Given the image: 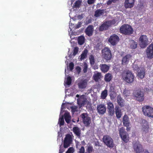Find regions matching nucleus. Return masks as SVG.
Here are the masks:
<instances>
[{
	"instance_id": "obj_1",
	"label": "nucleus",
	"mask_w": 153,
	"mask_h": 153,
	"mask_svg": "<svg viewBox=\"0 0 153 153\" xmlns=\"http://www.w3.org/2000/svg\"><path fill=\"white\" fill-rule=\"evenodd\" d=\"M72 142L73 139L71 135L69 134H67L63 142L64 147L62 146V145H60L59 153H63L65 151L64 148H68L72 144Z\"/></svg>"
},
{
	"instance_id": "obj_2",
	"label": "nucleus",
	"mask_w": 153,
	"mask_h": 153,
	"mask_svg": "<svg viewBox=\"0 0 153 153\" xmlns=\"http://www.w3.org/2000/svg\"><path fill=\"white\" fill-rule=\"evenodd\" d=\"M102 56V59L107 62H109L112 57L111 51L110 48L106 47L101 51Z\"/></svg>"
},
{
	"instance_id": "obj_3",
	"label": "nucleus",
	"mask_w": 153,
	"mask_h": 153,
	"mask_svg": "<svg viewBox=\"0 0 153 153\" xmlns=\"http://www.w3.org/2000/svg\"><path fill=\"white\" fill-rule=\"evenodd\" d=\"M122 78L125 82L129 84L132 83L134 80V74L129 70L123 74Z\"/></svg>"
},
{
	"instance_id": "obj_4",
	"label": "nucleus",
	"mask_w": 153,
	"mask_h": 153,
	"mask_svg": "<svg viewBox=\"0 0 153 153\" xmlns=\"http://www.w3.org/2000/svg\"><path fill=\"white\" fill-rule=\"evenodd\" d=\"M120 32L126 35H130L132 34L134 30L131 26L128 24H124L120 29Z\"/></svg>"
},
{
	"instance_id": "obj_5",
	"label": "nucleus",
	"mask_w": 153,
	"mask_h": 153,
	"mask_svg": "<svg viewBox=\"0 0 153 153\" xmlns=\"http://www.w3.org/2000/svg\"><path fill=\"white\" fill-rule=\"evenodd\" d=\"M142 111L146 117L153 118V108L149 105H144L142 107Z\"/></svg>"
},
{
	"instance_id": "obj_6",
	"label": "nucleus",
	"mask_w": 153,
	"mask_h": 153,
	"mask_svg": "<svg viewBox=\"0 0 153 153\" xmlns=\"http://www.w3.org/2000/svg\"><path fill=\"white\" fill-rule=\"evenodd\" d=\"M133 95L135 100L139 102H143L144 100V93L141 90H134L133 93Z\"/></svg>"
},
{
	"instance_id": "obj_7",
	"label": "nucleus",
	"mask_w": 153,
	"mask_h": 153,
	"mask_svg": "<svg viewBox=\"0 0 153 153\" xmlns=\"http://www.w3.org/2000/svg\"><path fill=\"white\" fill-rule=\"evenodd\" d=\"M103 141L108 147L112 148L114 146V141L112 138L109 135H106L103 136Z\"/></svg>"
},
{
	"instance_id": "obj_8",
	"label": "nucleus",
	"mask_w": 153,
	"mask_h": 153,
	"mask_svg": "<svg viewBox=\"0 0 153 153\" xmlns=\"http://www.w3.org/2000/svg\"><path fill=\"white\" fill-rule=\"evenodd\" d=\"M120 136L122 140L125 143H128L129 140L128 134L126 131L125 128H121L119 130Z\"/></svg>"
},
{
	"instance_id": "obj_9",
	"label": "nucleus",
	"mask_w": 153,
	"mask_h": 153,
	"mask_svg": "<svg viewBox=\"0 0 153 153\" xmlns=\"http://www.w3.org/2000/svg\"><path fill=\"white\" fill-rule=\"evenodd\" d=\"M83 124L86 127H88L91 123V119L86 113H83L80 115Z\"/></svg>"
},
{
	"instance_id": "obj_10",
	"label": "nucleus",
	"mask_w": 153,
	"mask_h": 153,
	"mask_svg": "<svg viewBox=\"0 0 153 153\" xmlns=\"http://www.w3.org/2000/svg\"><path fill=\"white\" fill-rule=\"evenodd\" d=\"M139 41L140 46L142 48H145L149 44L148 39L146 35H141L139 39Z\"/></svg>"
},
{
	"instance_id": "obj_11",
	"label": "nucleus",
	"mask_w": 153,
	"mask_h": 153,
	"mask_svg": "<svg viewBox=\"0 0 153 153\" xmlns=\"http://www.w3.org/2000/svg\"><path fill=\"white\" fill-rule=\"evenodd\" d=\"M119 37L116 34H113L110 36L108 39V41L113 46L115 45L119 42Z\"/></svg>"
},
{
	"instance_id": "obj_12",
	"label": "nucleus",
	"mask_w": 153,
	"mask_h": 153,
	"mask_svg": "<svg viewBox=\"0 0 153 153\" xmlns=\"http://www.w3.org/2000/svg\"><path fill=\"white\" fill-rule=\"evenodd\" d=\"M111 25L112 22L111 21H105L99 27V31H102L106 30L111 26Z\"/></svg>"
},
{
	"instance_id": "obj_13",
	"label": "nucleus",
	"mask_w": 153,
	"mask_h": 153,
	"mask_svg": "<svg viewBox=\"0 0 153 153\" xmlns=\"http://www.w3.org/2000/svg\"><path fill=\"white\" fill-rule=\"evenodd\" d=\"M134 151L136 153H143L144 149L141 144L136 142L133 146Z\"/></svg>"
},
{
	"instance_id": "obj_14",
	"label": "nucleus",
	"mask_w": 153,
	"mask_h": 153,
	"mask_svg": "<svg viewBox=\"0 0 153 153\" xmlns=\"http://www.w3.org/2000/svg\"><path fill=\"white\" fill-rule=\"evenodd\" d=\"M123 122L124 126L126 127V130L127 131H129L131 129L130 127V123L129 118L126 114H125L123 117Z\"/></svg>"
},
{
	"instance_id": "obj_15",
	"label": "nucleus",
	"mask_w": 153,
	"mask_h": 153,
	"mask_svg": "<svg viewBox=\"0 0 153 153\" xmlns=\"http://www.w3.org/2000/svg\"><path fill=\"white\" fill-rule=\"evenodd\" d=\"M146 55L148 58L151 59L153 58V43L147 47Z\"/></svg>"
},
{
	"instance_id": "obj_16",
	"label": "nucleus",
	"mask_w": 153,
	"mask_h": 153,
	"mask_svg": "<svg viewBox=\"0 0 153 153\" xmlns=\"http://www.w3.org/2000/svg\"><path fill=\"white\" fill-rule=\"evenodd\" d=\"M97 112L100 114H103L106 111V108L105 105L100 104L97 105Z\"/></svg>"
},
{
	"instance_id": "obj_17",
	"label": "nucleus",
	"mask_w": 153,
	"mask_h": 153,
	"mask_svg": "<svg viewBox=\"0 0 153 153\" xmlns=\"http://www.w3.org/2000/svg\"><path fill=\"white\" fill-rule=\"evenodd\" d=\"M135 0H125L124 5L126 9L131 8L133 7L134 4Z\"/></svg>"
},
{
	"instance_id": "obj_18",
	"label": "nucleus",
	"mask_w": 153,
	"mask_h": 153,
	"mask_svg": "<svg viewBox=\"0 0 153 153\" xmlns=\"http://www.w3.org/2000/svg\"><path fill=\"white\" fill-rule=\"evenodd\" d=\"M131 57L132 56L130 54H127L123 56L122 59V64L123 65L128 64Z\"/></svg>"
},
{
	"instance_id": "obj_19",
	"label": "nucleus",
	"mask_w": 153,
	"mask_h": 153,
	"mask_svg": "<svg viewBox=\"0 0 153 153\" xmlns=\"http://www.w3.org/2000/svg\"><path fill=\"white\" fill-rule=\"evenodd\" d=\"M94 31V27L93 25H89L85 29V34L89 36H91L93 35Z\"/></svg>"
},
{
	"instance_id": "obj_20",
	"label": "nucleus",
	"mask_w": 153,
	"mask_h": 153,
	"mask_svg": "<svg viewBox=\"0 0 153 153\" xmlns=\"http://www.w3.org/2000/svg\"><path fill=\"white\" fill-rule=\"evenodd\" d=\"M77 85L80 89H84L87 85V81L85 79H82L78 83Z\"/></svg>"
},
{
	"instance_id": "obj_21",
	"label": "nucleus",
	"mask_w": 153,
	"mask_h": 153,
	"mask_svg": "<svg viewBox=\"0 0 153 153\" xmlns=\"http://www.w3.org/2000/svg\"><path fill=\"white\" fill-rule=\"evenodd\" d=\"M115 109L116 117L118 119H119L121 117L122 115L121 110L119 107L117 105L115 107Z\"/></svg>"
},
{
	"instance_id": "obj_22",
	"label": "nucleus",
	"mask_w": 153,
	"mask_h": 153,
	"mask_svg": "<svg viewBox=\"0 0 153 153\" xmlns=\"http://www.w3.org/2000/svg\"><path fill=\"white\" fill-rule=\"evenodd\" d=\"M100 67L101 71L104 73L108 72L110 68V66L105 64H100Z\"/></svg>"
},
{
	"instance_id": "obj_23",
	"label": "nucleus",
	"mask_w": 153,
	"mask_h": 153,
	"mask_svg": "<svg viewBox=\"0 0 153 153\" xmlns=\"http://www.w3.org/2000/svg\"><path fill=\"white\" fill-rule=\"evenodd\" d=\"M105 10L98 9L96 10L94 13V16L96 17H99L102 15L104 13Z\"/></svg>"
},
{
	"instance_id": "obj_24",
	"label": "nucleus",
	"mask_w": 153,
	"mask_h": 153,
	"mask_svg": "<svg viewBox=\"0 0 153 153\" xmlns=\"http://www.w3.org/2000/svg\"><path fill=\"white\" fill-rule=\"evenodd\" d=\"M87 101L86 99L80 97L77 100V104L81 107L85 105Z\"/></svg>"
},
{
	"instance_id": "obj_25",
	"label": "nucleus",
	"mask_w": 153,
	"mask_h": 153,
	"mask_svg": "<svg viewBox=\"0 0 153 153\" xmlns=\"http://www.w3.org/2000/svg\"><path fill=\"white\" fill-rule=\"evenodd\" d=\"M73 131L78 137H80L81 135V130L77 126H75L73 128Z\"/></svg>"
},
{
	"instance_id": "obj_26",
	"label": "nucleus",
	"mask_w": 153,
	"mask_h": 153,
	"mask_svg": "<svg viewBox=\"0 0 153 153\" xmlns=\"http://www.w3.org/2000/svg\"><path fill=\"white\" fill-rule=\"evenodd\" d=\"M101 73L100 72H97L94 74L93 77L94 80L95 82H97L101 79Z\"/></svg>"
},
{
	"instance_id": "obj_27",
	"label": "nucleus",
	"mask_w": 153,
	"mask_h": 153,
	"mask_svg": "<svg viewBox=\"0 0 153 153\" xmlns=\"http://www.w3.org/2000/svg\"><path fill=\"white\" fill-rule=\"evenodd\" d=\"M124 100L120 95H118L117 97V102L121 107L124 106Z\"/></svg>"
},
{
	"instance_id": "obj_28",
	"label": "nucleus",
	"mask_w": 153,
	"mask_h": 153,
	"mask_svg": "<svg viewBox=\"0 0 153 153\" xmlns=\"http://www.w3.org/2000/svg\"><path fill=\"white\" fill-rule=\"evenodd\" d=\"M113 78V76L111 74L108 73L105 75L104 80L107 82H110Z\"/></svg>"
},
{
	"instance_id": "obj_29",
	"label": "nucleus",
	"mask_w": 153,
	"mask_h": 153,
	"mask_svg": "<svg viewBox=\"0 0 153 153\" xmlns=\"http://www.w3.org/2000/svg\"><path fill=\"white\" fill-rule=\"evenodd\" d=\"M143 130L146 132H147L148 131V129L149 128V126L147 122L145 120L142 125Z\"/></svg>"
},
{
	"instance_id": "obj_30",
	"label": "nucleus",
	"mask_w": 153,
	"mask_h": 153,
	"mask_svg": "<svg viewBox=\"0 0 153 153\" xmlns=\"http://www.w3.org/2000/svg\"><path fill=\"white\" fill-rule=\"evenodd\" d=\"M88 53V50L87 49H85L80 55V59L81 61L87 57Z\"/></svg>"
},
{
	"instance_id": "obj_31",
	"label": "nucleus",
	"mask_w": 153,
	"mask_h": 153,
	"mask_svg": "<svg viewBox=\"0 0 153 153\" xmlns=\"http://www.w3.org/2000/svg\"><path fill=\"white\" fill-rule=\"evenodd\" d=\"M64 118L66 122L69 123L71 121V116L69 113L66 112L64 114Z\"/></svg>"
},
{
	"instance_id": "obj_32",
	"label": "nucleus",
	"mask_w": 153,
	"mask_h": 153,
	"mask_svg": "<svg viewBox=\"0 0 153 153\" xmlns=\"http://www.w3.org/2000/svg\"><path fill=\"white\" fill-rule=\"evenodd\" d=\"M85 37L83 36H80L78 39V43L80 45H82L85 42Z\"/></svg>"
},
{
	"instance_id": "obj_33",
	"label": "nucleus",
	"mask_w": 153,
	"mask_h": 153,
	"mask_svg": "<svg viewBox=\"0 0 153 153\" xmlns=\"http://www.w3.org/2000/svg\"><path fill=\"white\" fill-rule=\"evenodd\" d=\"M137 45V43L134 40H131V41L130 47L131 49H135L136 48Z\"/></svg>"
},
{
	"instance_id": "obj_34",
	"label": "nucleus",
	"mask_w": 153,
	"mask_h": 153,
	"mask_svg": "<svg viewBox=\"0 0 153 153\" xmlns=\"http://www.w3.org/2000/svg\"><path fill=\"white\" fill-rule=\"evenodd\" d=\"M108 95L107 91L106 89H105L103 91L101 94V97L102 99H105Z\"/></svg>"
},
{
	"instance_id": "obj_35",
	"label": "nucleus",
	"mask_w": 153,
	"mask_h": 153,
	"mask_svg": "<svg viewBox=\"0 0 153 153\" xmlns=\"http://www.w3.org/2000/svg\"><path fill=\"white\" fill-rule=\"evenodd\" d=\"M145 74L144 71L143 70H140L137 72V76L140 78L143 79L144 77Z\"/></svg>"
},
{
	"instance_id": "obj_36",
	"label": "nucleus",
	"mask_w": 153,
	"mask_h": 153,
	"mask_svg": "<svg viewBox=\"0 0 153 153\" xmlns=\"http://www.w3.org/2000/svg\"><path fill=\"white\" fill-rule=\"evenodd\" d=\"M90 63L91 66H93L95 63V58L94 56L91 55L89 57Z\"/></svg>"
},
{
	"instance_id": "obj_37",
	"label": "nucleus",
	"mask_w": 153,
	"mask_h": 153,
	"mask_svg": "<svg viewBox=\"0 0 153 153\" xmlns=\"http://www.w3.org/2000/svg\"><path fill=\"white\" fill-rule=\"evenodd\" d=\"M81 2L79 0H77L74 3L73 5L74 8H79L81 4Z\"/></svg>"
},
{
	"instance_id": "obj_38",
	"label": "nucleus",
	"mask_w": 153,
	"mask_h": 153,
	"mask_svg": "<svg viewBox=\"0 0 153 153\" xmlns=\"http://www.w3.org/2000/svg\"><path fill=\"white\" fill-rule=\"evenodd\" d=\"M108 111L109 115L112 116L114 115L115 112L114 108H113L112 109L108 110Z\"/></svg>"
},
{
	"instance_id": "obj_39",
	"label": "nucleus",
	"mask_w": 153,
	"mask_h": 153,
	"mask_svg": "<svg viewBox=\"0 0 153 153\" xmlns=\"http://www.w3.org/2000/svg\"><path fill=\"white\" fill-rule=\"evenodd\" d=\"M86 151L88 153H91L94 151L93 147L91 146H89L86 149Z\"/></svg>"
},
{
	"instance_id": "obj_40",
	"label": "nucleus",
	"mask_w": 153,
	"mask_h": 153,
	"mask_svg": "<svg viewBox=\"0 0 153 153\" xmlns=\"http://www.w3.org/2000/svg\"><path fill=\"white\" fill-rule=\"evenodd\" d=\"M59 125L60 126H63L64 124V120L63 116H62L59 119Z\"/></svg>"
},
{
	"instance_id": "obj_41",
	"label": "nucleus",
	"mask_w": 153,
	"mask_h": 153,
	"mask_svg": "<svg viewBox=\"0 0 153 153\" xmlns=\"http://www.w3.org/2000/svg\"><path fill=\"white\" fill-rule=\"evenodd\" d=\"M107 105L108 110L114 108L113 104L111 102H108L107 104Z\"/></svg>"
},
{
	"instance_id": "obj_42",
	"label": "nucleus",
	"mask_w": 153,
	"mask_h": 153,
	"mask_svg": "<svg viewBox=\"0 0 153 153\" xmlns=\"http://www.w3.org/2000/svg\"><path fill=\"white\" fill-rule=\"evenodd\" d=\"M72 79L70 76L67 77L66 81V83L68 85H70L71 83Z\"/></svg>"
},
{
	"instance_id": "obj_43",
	"label": "nucleus",
	"mask_w": 153,
	"mask_h": 153,
	"mask_svg": "<svg viewBox=\"0 0 153 153\" xmlns=\"http://www.w3.org/2000/svg\"><path fill=\"white\" fill-rule=\"evenodd\" d=\"M123 93L124 96L126 97L128 96L130 94V91L126 89L124 90Z\"/></svg>"
},
{
	"instance_id": "obj_44",
	"label": "nucleus",
	"mask_w": 153,
	"mask_h": 153,
	"mask_svg": "<svg viewBox=\"0 0 153 153\" xmlns=\"http://www.w3.org/2000/svg\"><path fill=\"white\" fill-rule=\"evenodd\" d=\"M88 68V65L86 63H85L84 64V67L83 71L84 73L87 72Z\"/></svg>"
},
{
	"instance_id": "obj_45",
	"label": "nucleus",
	"mask_w": 153,
	"mask_h": 153,
	"mask_svg": "<svg viewBox=\"0 0 153 153\" xmlns=\"http://www.w3.org/2000/svg\"><path fill=\"white\" fill-rule=\"evenodd\" d=\"M133 68L134 70L137 71V72L140 70L139 68L137 65L134 64L133 65Z\"/></svg>"
},
{
	"instance_id": "obj_46",
	"label": "nucleus",
	"mask_w": 153,
	"mask_h": 153,
	"mask_svg": "<svg viewBox=\"0 0 153 153\" xmlns=\"http://www.w3.org/2000/svg\"><path fill=\"white\" fill-rule=\"evenodd\" d=\"M79 51V48L78 47H75L74 49V52L73 53V55L74 56H75L78 53Z\"/></svg>"
},
{
	"instance_id": "obj_47",
	"label": "nucleus",
	"mask_w": 153,
	"mask_h": 153,
	"mask_svg": "<svg viewBox=\"0 0 153 153\" xmlns=\"http://www.w3.org/2000/svg\"><path fill=\"white\" fill-rule=\"evenodd\" d=\"M85 150L84 147L83 146L81 147L80 149H79L78 153H85Z\"/></svg>"
},
{
	"instance_id": "obj_48",
	"label": "nucleus",
	"mask_w": 153,
	"mask_h": 153,
	"mask_svg": "<svg viewBox=\"0 0 153 153\" xmlns=\"http://www.w3.org/2000/svg\"><path fill=\"white\" fill-rule=\"evenodd\" d=\"M74 65L73 62H71L69 64V68L71 71H72L74 68Z\"/></svg>"
},
{
	"instance_id": "obj_49",
	"label": "nucleus",
	"mask_w": 153,
	"mask_h": 153,
	"mask_svg": "<svg viewBox=\"0 0 153 153\" xmlns=\"http://www.w3.org/2000/svg\"><path fill=\"white\" fill-rule=\"evenodd\" d=\"M74 149L73 147H70L66 151L67 153H73L74 152Z\"/></svg>"
},
{
	"instance_id": "obj_50",
	"label": "nucleus",
	"mask_w": 153,
	"mask_h": 153,
	"mask_svg": "<svg viewBox=\"0 0 153 153\" xmlns=\"http://www.w3.org/2000/svg\"><path fill=\"white\" fill-rule=\"evenodd\" d=\"M82 23L81 22H78L77 24L74 27V29H76L79 28L81 27V25Z\"/></svg>"
},
{
	"instance_id": "obj_51",
	"label": "nucleus",
	"mask_w": 153,
	"mask_h": 153,
	"mask_svg": "<svg viewBox=\"0 0 153 153\" xmlns=\"http://www.w3.org/2000/svg\"><path fill=\"white\" fill-rule=\"evenodd\" d=\"M71 111L72 112H75L76 111L77 108L75 106H72L71 107Z\"/></svg>"
},
{
	"instance_id": "obj_52",
	"label": "nucleus",
	"mask_w": 153,
	"mask_h": 153,
	"mask_svg": "<svg viewBox=\"0 0 153 153\" xmlns=\"http://www.w3.org/2000/svg\"><path fill=\"white\" fill-rule=\"evenodd\" d=\"M95 0H88L87 2L89 4H94Z\"/></svg>"
},
{
	"instance_id": "obj_53",
	"label": "nucleus",
	"mask_w": 153,
	"mask_h": 153,
	"mask_svg": "<svg viewBox=\"0 0 153 153\" xmlns=\"http://www.w3.org/2000/svg\"><path fill=\"white\" fill-rule=\"evenodd\" d=\"M114 87L112 86H111L109 88V91L110 92H114Z\"/></svg>"
},
{
	"instance_id": "obj_54",
	"label": "nucleus",
	"mask_w": 153,
	"mask_h": 153,
	"mask_svg": "<svg viewBox=\"0 0 153 153\" xmlns=\"http://www.w3.org/2000/svg\"><path fill=\"white\" fill-rule=\"evenodd\" d=\"M76 70L79 73L81 71V68L79 67L78 66L76 68Z\"/></svg>"
},
{
	"instance_id": "obj_55",
	"label": "nucleus",
	"mask_w": 153,
	"mask_h": 153,
	"mask_svg": "<svg viewBox=\"0 0 153 153\" xmlns=\"http://www.w3.org/2000/svg\"><path fill=\"white\" fill-rule=\"evenodd\" d=\"M93 66V68L95 70L97 69H98V66L94 64V65Z\"/></svg>"
},
{
	"instance_id": "obj_56",
	"label": "nucleus",
	"mask_w": 153,
	"mask_h": 153,
	"mask_svg": "<svg viewBox=\"0 0 153 153\" xmlns=\"http://www.w3.org/2000/svg\"><path fill=\"white\" fill-rule=\"evenodd\" d=\"M112 1L111 0H109L107 2V4H108V5H109V4H111L112 2Z\"/></svg>"
},
{
	"instance_id": "obj_57",
	"label": "nucleus",
	"mask_w": 153,
	"mask_h": 153,
	"mask_svg": "<svg viewBox=\"0 0 153 153\" xmlns=\"http://www.w3.org/2000/svg\"><path fill=\"white\" fill-rule=\"evenodd\" d=\"M78 18L79 19H82L83 18L82 15H78Z\"/></svg>"
},
{
	"instance_id": "obj_58",
	"label": "nucleus",
	"mask_w": 153,
	"mask_h": 153,
	"mask_svg": "<svg viewBox=\"0 0 153 153\" xmlns=\"http://www.w3.org/2000/svg\"><path fill=\"white\" fill-rule=\"evenodd\" d=\"M144 153H149V152L146 149L144 151Z\"/></svg>"
},
{
	"instance_id": "obj_59",
	"label": "nucleus",
	"mask_w": 153,
	"mask_h": 153,
	"mask_svg": "<svg viewBox=\"0 0 153 153\" xmlns=\"http://www.w3.org/2000/svg\"><path fill=\"white\" fill-rule=\"evenodd\" d=\"M72 121L74 123H75L76 122V121L74 119H72Z\"/></svg>"
},
{
	"instance_id": "obj_60",
	"label": "nucleus",
	"mask_w": 153,
	"mask_h": 153,
	"mask_svg": "<svg viewBox=\"0 0 153 153\" xmlns=\"http://www.w3.org/2000/svg\"><path fill=\"white\" fill-rule=\"evenodd\" d=\"M98 45H96V47H95V48H96V50H98V49H99V48H97V46H98Z\"/></svg>"
},
{
	"instance_id": "obj_61",
	"label": "nucleus",
	"mask_w": 153,
	"mask_h": 153,
	"mask_svg": "<svg viewBox=\"0 0 153 153\" xmlns=\"http://www.w3.org/2000/svg\"><path fill=\"white\" fill-rule=\"evenodd\" d=\"M79 121V118H78V119L77 120V121H76V122H77V123H78V122Z\"/></svg>"
},
{
	"instance_id": "obj_62",
	"label": "nucleus",
	"mask_w": 153,
	"mask_h": 153,
	"mask_svg": "<svg viewBox=\"0 0 153 153\" xmlns=\"http://www.w3.org/2000/svg\"><path fill=\"white\" fill-rule=\"evenodd\" d=\"M79 95L78 94H77V95H76V97H79Z\"/></svg>"
},
{
	"instance_id": "obj_63",
	"label": "nucleus",
	"mask_w": 153,
	"mask_h": 153,
	"mask_svg": "<svg viewBox=\"0 0 153 153\" xmlns=\"http://www.w3.org/2000/svg\"><path fill=\"white\" fill-rule=\"evenodd\" d=\"M62 109H63V108H62Z\"/></svg>"
},
{
	"instance_id": "obj_64",
	"label": "nucleus",
	"mask_w": 153,
	"mask_h": 153,
	"mask_svg": "<svg viewBox=\"0 0 153 153\" xmlns=\"http://www.w3.org/2000/svg\"><path fill=\"white\" fill-rule=\"evenodd\" d=\"M152 2H153V1H152Z\"/></svg>"
}]
</instances>
